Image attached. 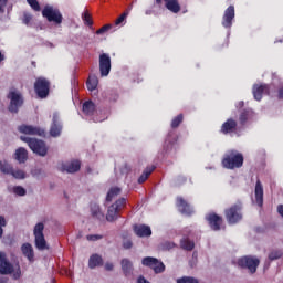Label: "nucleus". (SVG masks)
I'll return each instance as SVG.
<instances>
[{"label":"nucleus","mask_w":283,"mask_h":283,"mask_svg":"<svg viewBox=\"0 0 283 283\" xmlns=\"http://www.w3.org/2000/svg\"><path fill=\"white\" fill-rule=\"evenodd\" d=\"M0 275H12L13 280L21 277V265L10 263L3 252H0Z\"/></svg>","instance_id":"nucleus-1"},{"label":"nucleus","mask_w":283,"mask_h":283,"mask_svg":"<svg viewBox=\"0 0 283 283\" xmlns=\"http://www.w3.org/2000/svg\"><path fill=\"white\" fill-rule=\"evenodd\" d=\"M224 169H240L244 165V155L238 150H229L221 161Z\"/></svg>","instance_id":"nucleus-2"},{"label":"nucleus","mask_w":283,"mask_h":283,"mask_svg":"<svg viewBox=\"0 0 283 283\" xmlns=\"http://www.w3.org/2000/svg\"><path fill=\"white\" fill-rule=\"evenodd\" d=\"M125 205H127V200L125 198H120L116 203L111 205L106 213L107 222H115V220H118V218H120V211L125 209Z\"/></svg>","instance_id":"nucleus-3"},{"label":"nucleus","mask_w":283,"mask_h":283,"mask_svg":"<svg viewBox=\"0 0 283 283\" xmlns=\"http://www.w3.org/2000/svg\"><path fill=\"white\" fill-rule=\"evenodd\" d=\"M224 213L229 224H235L242 220V205L235 203L232 207L226 209Z\"/></svg>","instance_id":"nucleus-4"},{"label":"nucleus","mask_w":283,"mask_h":283,"mask_svg":"<svg viewBox=\"0 0 283 283\" xmlns=\"http://www.w3.org/2000/svg\"><path fill=\"white\" fill-rule=\"evenodd\" d=\"M43 229H45V226L43 223H38L33 230L35 247L39 251H45V249H48V242L45 241V235H43Z\"/></svg>","instance_id":"nucleus-5"},{"label":"nucleus","mask_w":283,"mask_h":283,"mask_svg":"<svg viewBox=\"0 0 283 283\" xmlns=\"http://www.w3.org/2000/svg\"><path fill=\"white\" fill-rule=\"evenodd\" d=\"M42 17L48 19V21L61 24L63 23V15L61 14V11L59 9H54L53 7H45L42 10Z\"/></svg>","instance_id":"nucleus-6"},{"label":"nucleus","mask_w":283,"mask_h":283,"mask_svg":"<svg viewBox=\"0 0 283 283\" xmlns=\"http://www.w3.org/2000/svg\"><path fill=\"white\" fill-rule=\"evenodd\" d=\"M8 98L10 101L9 112H19V107L23 105V96H21V93H19L18 91H10Z\"/></svg>","instance_id":"nucleus-7"},{"label":"nucleus","mask_w":283,"mask_h":283,"mask_svg":"<svg viewBox=\"0 0 283 283\" xmlns=\"http://www.w3.org/2000/svg\"><path fill=\"white\" fill-rule=\"evenodd\" d=\"M239 266L247 269L250 273H255L260 265V260L253 256H243L238 261Z\"/></svg>","instance_id":"nucleus-8"},{"label":"nucleus","mask_w":283,"mask_h":283,"mask_svg":"<svg viewBox=\"0 0 283 283\" xmlns=\"http://www.w3.org/2000/svg\"><path fill=\"white\" fill-rule=\"evenodd\" d=\"M27 143L34 154H38V156H46L48 146H45L43 140L28 139Z\"/></svg>","instance_id":"nucleus-9"},{"label":"nucleus","mask_w":283,"mask_h":283,"mask_svg":"<svg viewBox=\"0 0 283 283\" xmlns=\"http://www.w3.org/2000/svg\"><path fill=\"white\" fill-rule=\"evenodd\" d=\"M112 70V57L109 54L103 53L99 55V71L102 76H108Z\"/></svg>","instance_id":"nucleus-10"},{"label":"nucleus","mask_w":283,"mask_h":283,"mask_svg":"<svg viewBox=\"0 0 283 283\" xmlns=\"http://www.w3.org/2000/svg\"><path fill=\"white\" fill-rule=\"evenodd\" d=\"M34 87L40 98H45L50 94V82L45 78H38Z\"/></svg>","instance_id":"nucleus-11"},{"label":"nucleus","mask_w":283,"mask_h":283,"mask_svg":"<svg viewBox=\"0 0 283 283\" xmlns=\"http://www.w3.org/2000/svg\"><path fill=\"white\" fill-rule=\"evenodd\" d=\"M142 263L144 266H149L153 269L155 273H163V271H165V264L158 261V259L146 256L143 259Z\"/></svg>","instance_id":"nucleus-12"},{"label":"nucleus","mask_w":283,"mask_h":283,"mask_svg":"<svg viewBox=\"0 0 283 283\" xmlns=\"http://www.w3.org/2000/svg\"><path fill=\"white\" fill-rule=\"evenodd\" d=\"M238 129H240L238 120L228 118L221 126V134H238Z\"/></svg>","instance_id":"nucleus-13"},{"label":"nucleus","mask_w":283,"mask_h":283,"mask_svg":"<svg viewBox=\"0 0 283 283\" xmlns=\"http://www.w3.org/2000/svg\"><path fill=\"white\" fill-rule=\"evenodd\" d=\"M206 220L209 222V226L213 231H220V227H222V217L217 213H209L206 217Z\"/></svg>","instance_id":"nucleus-14"},{"label":"nucleus","mask_w":283,"mask_h":283,"mask_svg":"<svg viewBox=\"0 0 283 283\" xmlns=\"http://www.w3.org/2000/svg\"><path fill=\"white\" fill-rule=\"evenodd\" d=\"M235 18V8L233 6H230L223 15L222 25L224 28H230L232 25V21Z\"/></svg>","instance_id":"nucleus-15"},{"label":"nucleus","mask_w":283,"mask_h":283,"mask_svg":"<svg viewBox=\"0 0 283 283\" xmlns=\"http://www.w3.org/2000/svg\"><path fill=\"white\" fill-rule=\"evenodd\" d=\"M177 207L179 211L186 216H191L193 213V209H191L189 202H187L182 197L177 198Z\"/></svg>","instance_id":"nucleus-16"},{"label":"nucleus","mask_w":283,"mask_h":283,"mask_svg":"<svg viewBox=\"0 0 283 283\" xmlns=\"http://www.w3.org/2000/svg\"><path fill=\"white\" fill-rule=\"evenodd\" d=\"M134 233L138 235V238H149L151 235V228L145 224H135Z\"/></svg>","instance_id":"nucleus-17"},{"label":"nucleus","mask_w":283,"mask_h":283,"mask_svg":"<svg viewBox=\"0 0 283 283\" xmlns=\"http://www.w3.org/2000/svg\"><path fill=\"white\" fill-rule=\"evenodd\" d=\"M19 132H21V134H29L30 136H44L45 135V132L41 130L40 128L33 127V126H28V125L20 126Z\"/></svg>","instance_id":"nucleus-18"},{"label":"nucleus","mask_w":283,"mask_h":283,"mask_svg":"<svg viewBox=\"0 0 283 283\" xmlns=\"http://www.w3.org/2000/svg\"><path fill=\"white\" fill-rule=\"evenodd\" d=\"M263 94H269V85L255 84L253 86V96H254L255 101H262Z\"/></svg>","instance_id":"nucleus-19"},{"label":"nucleus","mask_w":283,"mask_h":283,"mask_svg":"<svg viewBox=\"0 0 283 283\" xmlns=\"http://www.w3.org/2000/svg\"><path fill=\"white\" fill-rule=\"evenodd\" d=\"M63 129V126H61V123L59 122V114H53V123L50 129V134L53 137L61 136V130Z\"/></svg>","instance_id":"nucleus-20"},{"label":"nucleus","mask_w":283,"mask_h":283,"mask_svg":"<svg viewBox=\"0 0 283 283\" xmlns=\"http://www.w3.org/2000/svg\"><path fill=\"white\" fill-rule=\"evenodd\" d=\"M255 202L259 207L264 205V188H262L260 180H258L255 185Z\"/></svg>","instance_id":"nucleus-21"},{"label":"nucleus","mask_w":283,"mask_h":283,"mask_svg":"<svg viewBox=\"0 0 283 283\" xmlns=\"http://www.w3.org/2000/svg\"><path fill=\"white\" fill-rule=\"evenodd\" d=\"M81 169V161L73 160L62 166L63 171H67V174H76Z\"/></svg>","instance_id":"nucleus-22"},{"label":"nucleus","mask_w":283,"mask_h":283,"mask_svg":"<svg viewBox=\"0 0 283 283\" xmlns=\"http://www.w3.org/2000/svg\"><path fill=\"white\" fill-rule=\"evenodd\" d=\"M251 118H253V111L251 109L242 111L239 115V126L244 127V125H247V123H249Z\"/></svg>","instance_id":"nucleus-23"},{"label":"nucleus","mask_w":283,"mask_h":283,"mask_svg":"<svg viewBox=\"0 0 283 283\" xmlns=\"http://www.w3.org/2000/svg\"><path fill=\"white\" fill-rule=\"evenodd\" d=\"M21 251L25 258H28L29 262H32L34 260V250L32 249V244L24 243L21 247Z\"/></svg>","instance_id":"nucleus-24"},{"label":"nucleus","mask_w":283,"mask_h":283,"mask_svg":"<svg viewBox=\"0 0 283 283\" xmlns=\"http://www.w3.org/2000/svg\"><path fill=\"white\" fill-rule=\"evenodd\" d=\"M166 3L167 10H170V12H174L175 14H178L180 12V3H178V0H164Z\"/></svg>","instance_id":"nucleus-25"},{"label":"nucleus","mask_w":283,"mask_h":283,"mask_svg":"<svg viewBox=\"0 0 283 283\" xmlns=\"http://www.w3.org/2000/svg\"><path fill=\"white\" fill-rule=\"evenodd\" d=\"M90 269H96V266H103V258L98 254L91 255L88 260Z\"/></svg>","instance_id":"nucleus-26"},{"label":"nucleus","mask_w":283,"mask_h":283,"mask_svg":"<svg viewBox=\"0 0 283 283\" xmlns=\"http://www.w3.org/2000/svg\"><path fill=\"white\" fill-rule=\"evenodd\" d=\"M95 111L96 105H94L92 101H87L83 104V113L87 116H92V114H94Z\"/></svg>","instance_id":"nucleus-27"},{"label":"nucleus","mask_w":283,"mask_h":283,"mask_svg":"<svg viewBox=\"0 0 283 283\" xmlns=\"http://www.w3.org/2000/svg\"><path fill=\"white\" fill-rule=\"evenodd\" d=\"M122 269L125 275H132V271H134V265L132 264V261L124 259L122 260Z\"/></svg>","instance_id":"nucleus-28"},{"label":"nucleus","mask_w":283,"mask_h":283,"mask_svg":"<svg viewBox=\"0 0 283 283\" xmlns=\"http://www.w3.org/2000/svg\"><path fill=\"white\" fill-rule=\"evenodd\" d=\"M15 159L20 163H25L28 160V150H25V148L17 149Z\"/></svg>","instance_id":"nucleus-29"},{"label":"nucleus","mask_w":283,"mask_h":283,"mask_svg":"<svg viewBox=\"0 0 283 283\" xmlns=\"http://www.w3.org/2000/svg\"><path fill=\"white\" fill-rule=\"evenodd\" d=\"M86 86H87V90H90V92H94V90H96V87H98V77L88 76Z\"/></svg>","instance_id":"nucleus-30"},{"label":"nucleus","mask_w":283,"mask_h":283,"mask_svg":"<svg viewBox=\"0 0 283 283\" xmlns=\"http://www.w3.org/2000/svg\"><path fill=\"white\" fill-rule=\"evenodd\" d=\"M154 169H156V168L153 166V167H147L144 170L142 176L138 178L139 185H143V182H145L149 178V176H151V174L154 172Z\"/></svg>","instance_id":"nucleus-31"},{"label":"nucleus","mask_w":283,"mask_h":283,"mask_svg":"<svg viewBox=\"0 0 283 283\" xmlns=\"http://www.w3.org/2000/svg\"><path fill=\"white\" fill-rule=\"evenodd\" d=\"M180 247L181 249H185L186 251H192V249L196 247V244L193 243V241L184 238L180 241Z\"/></svg>","instance_id":"nucleus-32"},{"label":"nucleus","mask_w":283,"mask_h":283,"mask_svg":"<svg viewBox=\"0 0 283 283\" xmlns=\"http://www.w3.org/2000/svg\"><path fill=\"white\" fill-rule=\"evenodd\" d=\"M117 196H120V188H111L106 197L107 202H112V200H114V198H116Z\"/></svg>","instance_id":"nucleus-33"},{"label":"nucleus","mask_w":283,"mask_h":283,"mask_svg":"<svg viewBox=\"0 0 283 283\" xmlns=\"http://www.w3.org/2000/svg\"><path fill=\"white\" fill-rule=\"evenodd\" d=\"M127 17H129V11H125L122 13L116 20L115 25H123L125 21L127 20Z\"/></svg>","instance_id":"nucleus-34"},{"label":"nucleus","mask_w":283,"mask_h":283,"mask_svg":"<svg viewBox=\"0 0 283 283\" xmlns=\"http://www.w3.org/2000/svg\"><path fill=\"white\" fill-rule=\"evenodd\" d=\"M182 114L178 115L177 117H175L171 122V127L172 129H176V127H179L180 126V123H182Z\"/></svg>","instance_id":"nucleus-35"},{"label":"nucleus","mask_w":283,"mask_h":283,"mask_svg":"<svg viewBox=\"0 0 283 283\" xmlns=\"http://www.w3.org/2000/svg\"><path fill=\"white\" fill-rule=\"evenodd\" d=\"M29 6L35 10V12H41V6L39 4V1L36 0H27Z\"/></svg>","instance_id":"nucleus-36"},{"label":"nucleus","mask_w":283,"mask_h":283,"mask_svg":"<svg viewBox=\"0 0 283 283\" xmlns=\"http://www.w3.org/2000/svg\"><path fill=\"white\" fill-rule=\"evenodd\" d=\"M11 176H13V178H18L19 180H23V178H25V171H23V170H13L11 172Z\"/></svg>","instance_id":"nucleus-37"},{"label":"nucleus","mask_w":283,"mask_h":283,"mask_svg":"<svg viewBox=\"0 0 283 283\" xmlns=\"http://www.w3.org/2000/svg\"><path fill=\"white\" fill-rule=\"evenodd\" d=\"M177 283H198V280L189 276L181 277L177 280Z\"/></svg>","instance_id":"nucleus-38"},{"label":"nucleus","mask_w":283,"mask_h":283,"mask_svg":"<svg viewBox=\"0 0 283 283\" xmlns=\"http://www.w3.org/2000/svg\"><path fill=\"white\" fill-rule=\"evenodd\" d=\"M82 19L86 25H92V15H90V12L85 11Z\"/></svg>","instance_id":"nucleus-39"},{"label":"nucleus","mask_w":283,"mask_h":283,"mask_svg":"<svg viewBox=\"0 0 283 283\" xmlns=\"http://www.w3.org/2000/svg\"><path fill=\"white\" fill-rule=\"evenodd\" d=\"M14 169L12 168V166L10 165V164H3L2 166H1V171L3 172V174H11L12 175V171H13Z\"/></svg>","instance_id":"nucleus-40"},{"label":"nucleus","mask_w":283,"mask_h":283,"mask_svg":"<svg viewBox=\"0 0 283 283\" xmlns=\"http://www.w3.org/2000/svg\"><path fill=\"white\" fill-rule=\"evenodd\" d=\"M13 193H15V196H25V190L21 186H15L13 187Z\"/></svg>","instance_id":"nucleus-41"},{"label":"nucleus","mask_w":283,"mask_h":283,"mask_svg":"<svg viewBox=\"0 0 283 283\" xmlns=\"http://www.w3.org/2000/svg\"><path fill=\"white\" fill-rule=\"evenodd\" d=\"M280 258H282L281 251H273L269 254L270 260H280Z\"/></svg>","instance_id":"nucleus-42"},{"label":"nucleus","mask_w":283,"mask_h":283,"mask_svg":"<svg viewBox=\"0 0 283 283\" xmlns=\"http://www.w3.org/2000/svg\"><path fill=\"white\" fill-rule=\"evenodd\" d=\"M112 30V24H106L96 31V34H105V32Z\"/></svg>","instance_id":"nucleus-43"},{"label":"nucleus","mask_w":283,"mask_h":283,"mask_svg":"<svg viewBox=\"0 0 283 283\" xmlns=\"http://www.w3.org/2000/svg\"><path fill=\"white\" fill-rule=\"evenodd\" d=\"M103 235H98V234H88L86 237V240L91 241V242H96V240H102Z\"/></svg>","instance_id":"nucleus-44"},{"label":"nucleus","mask_w":283,"mask_h":283,"mask_svg":"<svg viewBox=\"0 0 283 283\" xmlns=\"http://www.w3.org/2000/svg\"><path fill=\"white\" fill-rule=\"evenodd\" d=\"M6 218L3 216H0V238L3 235V227H6Z\"/></svg>","instance_id":"nucleus-45"},{"label":"nucleus","mask_w":283,"mask_h":283,"mask_svg":"<svg viewBox=\"0 0 283 283\" xmlns=\"http://www.w3.org/2000/svg\"><path fill=\"white\" fill-rule=\"evenodd\" d=\"M31 22H32V15L30 13H24L23 23H25V25H30Z\"/></svg>","instance_id":"nucleus-46"},{"label":"nucleus","mask_w":283,"mask_h":283,"mask_svg":"<svg viewBox=\"0 0 283 283\" xmlns=\"http://www.w3.org/2000/svg\"><path fill=\"white\" fill-rule=\"evenodd\" d=\"M174 247H176V245L174 243H171V242H165L163 244L164 251H169V249H174Z\"/></svg>","instance_id":"nucleus-47"},{"label":"nucleus","mask_w":283,"mask_h":283,"mask_svg":"<svg viewBox=\"0 0 283 283\" xmlns=\"http://www.w3.org/2000/svg\"><path fill=\"white\" fill-rule=\"evenodd\" d=\"M6 3H8V0H0V12H3V8H6Z\"/></svg>","instance_id":"nucleus-48"},{"label":"nucleus","mask_w":283,"mask_h":283,"mask_svg":"<svg viewBox=\"0 0 283 283\" xmlns=\"http://www.w3.org/2000/svg\"><path fill=\"white\" fill-rule=\"evenodd\" d=\"M113 269H114V264H112V263H106L105 264V270L106 271H113Z\"/></svg>","instance_id":"nucleus-49"},{"label":"nucleus","mask_w":283,"mask_h":283,"mask_svg":"<svg viewBox=\"0 0 283 283\" xmlns=\"http://www.w3.org/2000/svg\"><path fill=\"white\" fill-rule=\"evenodd\" d=\"M124 249H132V241L124 242Z\"/></svg>","instance_id":"nucleus-50"},{"label":"nucleus","mask_w":283,"mask_h":283,"mask_svg":"<svg viewBox=\"0 0 283 283\" xmlns=\"http://www.w3.org/2000/svg\"><path fill=\"white\" fill-rule=\"evenodd\" d=\"M277 211H279L280 216H282V218H283V206H279Z\"/></svg>","instance_id":"nucleus-51"},{"label":"nucleus","mask_w":283,"mask_h":283,"mask_svg":"<svg viewBox=\"0 0 283 283\" xmlns=\"http://www.w3.org/2000/svg\"><path fill=\"white\" fill-rule=\"evenodd\" d=\"M93 216H95L96 218H101V216H103V213H101V211L98 210L97 212H94Z\"/></svg>","instance_id":"nucleus-52"},{"label":"nucleus","mask_w":283,"mask_h":283,"mask_svg":"<svg viewBox=\"0 0 283 283\" xmlns=\"http://www.w3.org/2000/svg\"><path fill=\"white\" fill-rule=\"evenodd\" d=\"M7 282H8L7 279L0 277V283H7Z\"/></svg>","instance_id":"nucleus-53"},{"label":"nucleus","mask_w":283,"mask_h":283,"mask_svg":"<svg viewBox=\"0 0 283 283\" xmlns=\"http://www.w3.org/2000/svg\"><path fill=\"white\" fill-rule=\"evenodd\" d=\"M156 3L158 4L163 3V0H156Z\"/></svg>","instance_id":"nucleus-54"},{"label":"nucleus","mask_w":283,"mask_h":283,"mask_svg":"<svg viewBox=\"0 0 283 283\" xmlns=\"http://www.w3.org/2000/svg\"><path fill=\"white\" fill-rule=\"evenodd\" d=\"M239 105L242 107V105H244V103H243V102H240Z\"/></svg>","instance_id":"nucleus-55"},{"label":"nucleus","mask_w":283,"mask_h":283,"mask_svg":"<svg viewBox=\"0 0 283 283\" xmlns=\"http://www.w3.org/2000/svg\"><path fill=\"white\" fill-rule=\"evenodd\" d=\"M22 140H25V138L21 137Z\"/></svg>","instance_id":"nucleus-56"}]
</instances>
